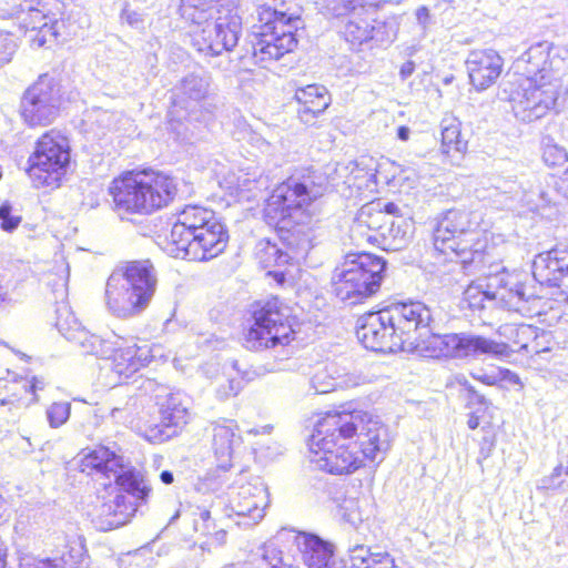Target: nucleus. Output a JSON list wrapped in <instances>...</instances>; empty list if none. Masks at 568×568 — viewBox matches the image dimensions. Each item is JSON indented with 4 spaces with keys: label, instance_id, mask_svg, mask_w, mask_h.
<instances>
[{
    "label": "nucleus",
    "instance_id": "48",
    "mask_svg": "<svg viewBox=\"0 0 568 568\" xmlns=\"http://www.w3.org/2000/svg\"><path fill=\"white\" fill-rule=\"evenodd\" d=\"M71 405L68 402L53 403L47 409V418L51 427L58 428L70 417Z\"/></svg>",
    "mask_w": 568,
    "mask_h": 568
},
{
    "label": "nucleus",
    "instance_id": "52",
    "mask_svg": "<svg viewBox=\"0 0 568 568\" xmlns=\"http://www.w3.org/2000/svg\"><path fill=\"white\" fill-rule=\"evenodd\" d=\"M17 49L14 38L9 33L0 32V63L4 64L11 61Z\"/></svg>",
    "mask_w": 568,
    "mask_h": 568
},
{
    "label": "nucleus",
    "instance_id": "55",
    "mask_svg": "<svg viewBox=\"0 0 568 568\" xmlns=\"http://www.w3.org/2000/svg\"><path fill=\"white\" fill-rule=\"evenodd\" d=\"M560 288L562 292L568 291V250L561 248L560 253Z\"/></svg>",
    "mask_w": 568,
    "mask_h": 568
},
{
    "label": "nucleus",
    "instance_id": "51",
    "mask_svg": "<svg viewBox=\"0 0 568 568\" xmlns=\"http://www.w3.org/2000/svg\"><path fill=\"white\" fill-rule=\"evenodd\" d=\"M0 227L6 232L14 231L21 223V216L17 214L9 203L0 206Z\"/></svg>",
    "mask_w": 568,
    "mask_h": 568
},
{
    "label": "nucleus",
    "instance_id": "47",
    "mask_svg": "<svg viewBox=\"0 0 568 568\" xmlns=\"http://www.w3.org/2000/svg\"><path fill=\"white\" fill-rule=\"evenodd\" d=\"M262 560L266 568H293L284 560L283 552L275 541H268L263 546Z\"/></svg>",
    "mask_w": 568,
    "mask_h": 568
},
{
    "label": "nucleus",
    "instance_id": "39",
    "mask_svg": "<svg viewBox=\"0 0 568 568\" xmlns=\"http://www.w3.org/2000/svg\"><path fill=\"white\" fill-rule=\"evenodd\" d=\"M339 515L353 527H358L369 517V504L365 499L345 498L339 505Z\"/></svg>",
    "mask_w": 568,
    "mask_h": 568
},
{
    "label": "nucleus",
    "instance_id": "62",
    "mask_svg": "<svg viewBox=\"0 0 568 568\" xmlns=\"http://www.w3.org/2000/svg\"><path fill=\"white\" fill-rule=\"evenodd\" d=\"M554 487H555V485H554V479L551 478V476L544 477L540 480V485L538 486V488H540V489H550Z\"/></svg>",
    "mask_w": 568,
    "mask_h": 568
},
{
    "label": "nucleus",
    "instance_id": "56",
    "mask_svg": "<svg viewBox=\"0 0 568 568\" xmlns=\"http://www.w3.org/2000/svg\"><path fill=\"white\" fill-rule=\"evenodd\" d=\"M121 17L123 20L126 21L128 24H130L131 27H134V28H139L143 23L142 14L136 11L124 9L122 11Z\"/></svg>",
    "mask_w": 568,
    "mask_h": 568
},
{
    "label": "nucleus",
    "instance_id": "7",
    "mask_svg": "<svg viewBox=\"0 0 568 568\" xmlns=\"http://www.w3.org/2000/svg\"><path fill=\"white\" fill-rule=\"evenodd\" d=\"M384 270L385 262L376 255L349 254L334 272V292L341 301L357 304L379 288Z\"/></svg>",
    "mask_w": 568,
    "mask_h": 568
},
{
    "label": "nucleus",
    "instance_id": "8",
    "mask_svg": "<svg viewBox=\"0 0 568 568\" xmlns=\"http://www.w3.org/2000/svg\"><path fill=\"white\" fill-rule=\"evenodd\" d=\"M211 79L204 72L184 75L172 89V103L168 111V123L179 138L192 133L194 122L202 118V102L209 97Z\"/></svg>",
    "mask_w": 568,
    "mask_h": 568
},
{
    "label": "nucleus",
    "instance_id": "57",
    "mask_svg": "<svg viewBox=\"0 0 568 568\" xmlns=\"http://www.w3.org/2000/svg\"><path fill=\"white\" fill-rule=\"evenodd\" d=\"M415 16H416V20L418 22V24L423 28V29H426L430 22V12H429V9L425 6L423 7H419L416 12H415Z\"/></svg>",
    "mask_w": 568,
    "mask_h": 568
},
{
    "label": "nucleus",
    "instance_id": "25",
    "mask_svg": "<svg viewBox=\"0 0 568 568\" xmlns=\"http://www.w3.org/2000/svg\"><path fill=\"white\" fill-rule=\"evenodd\" d=\"M466 67L470 83L476 90L483 91L500 77L504 60L493 49L474 50L468 54Z\"/></svg>",
    "mask_w": 568,
    "mask_h": 568
},
{
    "label": "nucleus",
    "instance_id": "12",
    "mask_svg": "<svg viewBox=\"0 0 568 568\" xmlns=\"http://www.w3.org/2000/svg\"><path fill=\"white\" fill-rule=\"evenodd\" d=\"M560 87L559 79L520 78L510 98L516 118L531 122L546 115L554 108Z\"/></svg>",
    "mask_w": 568,
    "mask_h": 568
},
{
    "label": "nucleus",
    "instance_id": "15",
    "mask_svg": "<svg viewBox=\"0 0 568 568\" xmlns=\"http://www.w3.org/2000/svg\"><path fill=\"white\" fill-rule=\"evenodd\" d=\"M386 310L402 352H413V344L433 322L430 308L422 302L394 304Z\"/></svg>",
    "mask_w": 568,
    "mask_h": 568
},
{
    "label": "nucleus",
    "instance_id": "29",
    "mask_svg": "<svg viewBox=\"0 0 568 568\" xmlns=\"http://www.w3.org/2000/svg\"><path fill=\"white\" fill-rule=\"evenodd\" d=\"M83 540L75 536L67 540L63 549L53 557H28L23 559V568H79L84 560Z\"/></svg>",
    "mask_w": 568,
    "mask_h": 568
},
{
    "label": "nucleus",
    "instance_id": "5",
    "mask_svg": "<svg viewBox=\"0 0 568 568\" xmlns=\"http://www.w3.org/2000/svg\"><path fill=\"white\" fill-rule=\"evenodd\" d=\"M481 214L466 209H450L434 231V247L442 254H455L464 264L481 261L488 237L481 227Z\"/></svg>",
    "mask_w": 568,
    "mask_h": 568
},
{
    "label": "nucleus",
    "instance_id": "30",
    "mask_svg": "<svg viewBox=\"0 0 568 568\" xmlns=\"http://www.w3.org/2000/svg\"><path fill=\"white\" fill-rule=\"evenodd\" d=\"M241 444V436L234 420H219L212 424V448L219 466L229 468L235 448Z\"/></svg>",
    "mask_w": 568,
    "mask_h": 568
},
{
    "label": "nucleus",
    "instance_id": "23",
    "mask_svg": "<svg viewBox=\"0 0 568 568\" xmlns=\"http://www.w3.org/2000/svg\"><path fill=\"white\" fill-rule=\"evenodd\" d=\"M214 211L200 205H186L178 215L171 229L168 248H176L185 244L200 231L205 230L211 222L217 221Z\"/></svg>",
    "mask_w": 568,
    "mask_h": 568
},
{
    "label": "nucleus",
    "instance_id": "61",
    "mask_svg": "<svg viewBox=\"0 0 568 568\" xmlns=\"http://www.w3.org/2000/svg\"><path fill=\"white\" fill-rule=\"evenodd\" d=\"M399 212V207L395 203H387L384 206V214L388 219L397 217V213Z\"/></svg>",
    "mask_w": 568,
    "mask_h": 568
},
{
    "label": "nucleus",
    "instance_id": "13",
    "mask_svg": "<svg viewBox=\"0 0 568 568\" xmlns=\"http://www.w3.org/2000/svg\"><path fill=\"white\" fill-rule=\"evenodd\" d=\"M214 21L206 20L193 32V47L205 55H220L233 50L242 30L241 17L231 9L216 10Z\"/></svg>",
    "mask_w": 568,
    "mask_h": 568
},
{
    "label": "nucleus",
    "instance_id": "16",
    "mask_svg": "<svg viewBox=\"0 0 568 568\" xmlns=\"http://www.w3.org/2000/svg\"><path fill=\"white\" fill-rule=\"evenodd\" d=\"M60 90L48 77H40L24 93L21 115L30 126L49 125L59 114Z\"/></svg>",
    "mask_w": 568,
    "mask_h": 568
},
{
    "label": "nucleus",
    "instance_id": "22",
    "mask_svg": "<svg viewBox=\"0 0 568 568\" xmlns=\"http://www.w3.org/2000/svg\"><path fill=\"white\" fill-rule=\"evenodd\" d=\"M549 42H538L531 45L517 61L516 69L521 71V78L536 77L539 80L559 79V64L564 61L558 55L550 54Z\"/></svg>",
    "mask_w": 568,
    "mask_h": 568
},
{
    "label": "nucleus",
    "instance_id": "17",
    "mask_svg": "<svg viewBox=\"0 0 568 568\" xmlns=\"http://www.w3.org/2000/svg\"><path fill=\"white\" fill-rule=\"evenodd\" d=\"M229 242V233L220 221L211 222L205 230L200 231L185 244L176 248H168L169 253L178 258L191 261H209L219 256L225 250Z\"/></svg>",
    "mask_w": 568,
    "mask_h": 568
},
{
    "label": "nucleus",
    "instance_id": "40",
    "mask_svg": "<svg viewBox=\"0 0 568 568\" xmlns=\"http://www.w3.org/2000/svg\"><path fill=\"white\" fill-rule=\"evenodd\" d=\"M242 377L233 363L230 367H224L222 374L215 378V392L221 399L235 396L242 387Z\"/></svg>",
    "mask_w": 568,
    "mask_h": 568
},
{
    "label": "nucleus",
    "instance_id": "45",
    "mask_svg": "<svg viewBox=\"0 0 568 568\" xmlns=\"http://www.w3.org/2000/svg\"><path fill=\"white\" fill-rule=\"evenodd\" d=\"M63 23L57 19H52V22L44 21L38 30L29 34V41L33 48H41L47 43L54 41L59 34L60 26Z\"/></svg>",
    "mask_w": 568,
    "mask_h": 568
},
{
    "label": "nucleus",
    "instance_id": "31",
    "mask_svg": "<svg viewBox=\"0 0 568 568\" xmlns=\"http://www.w3.org/2000/svg\"><path fill=\"white\" fill-rule=\"evenodd\" d=\"M295 99L300 104L298 116L304 123L313 121L331 104V97L326 88L318 84H311L296 90Z\"/></svg>",
    "mask_w": 568,
    "mask_h": 568
},
{
    "label": "nucleus",
    "instance_id": "27",
    "mask_svg": "<svg viewBox=\"0 0 568 568\" xmlns=\"http://www.w3.org/2000/svg\"><path fill=\"white\" fill-rule=\"evenodd\" d=\"M500 282L498 276L487 280H478L471 283L464 292L465 301L473 308L484 307L486 300H500L508 304L509 307L518 310L524 302V292L519 288L506 291L503 287H496Z\"/></svg>",
    "mask_w": 568,
    "mask_h": 568
},
{
    "label": "nucleus",
    "instance_id": "34",
    "mask_svg": "<svg viewBox=\"0 0 568 568\" xmlns=\"http://www.w3.org/2000/svg\"><path fill=\"white\" fill-rule=\"evenodd\" d=\"M561 248H552L538 254L532 263V275L542 285L560 288Z\"/></svg>",
    "mask_w": 568,
    "mask_h": 568
},
{
    "label": "nucleus",
    "instance_id": "49",
    "mask_svg": "<svg viewBox=\"0 0 568 568\" xmlns=\"http://www.w3.org/2000/svg\"><path fill=\"white\" fill-rule=\"evenodd\" d=\"M510 329L514 337V343L517 344L520 349L527 353L530 342L532 338L537 337V331L539 328L532 325L520 324L516 327H511Z\"/></svg>",
    "mask_w": 568,
    "mask_h": 568
},
{
    "label": "nucleus",
    "instance_id": "42",
    "mask_svg": "<svg viewBox=\"0 0 568 568\" xmlns=\"http://www.w3.org/2000/svg\"><path fill=\"white\" fill-rule=\"evenodd\" d=\"M554 178L549 174H537L527 181V186L523 189L521 201L531 206H538L539 202H548V193L544 183L549 182Z\"/></svg>",
    "mask_w": 568,
    "mask_h": 568
},
{
    "label": "nucleus",
    "instance_id": "58",
    "mask_svg": "<svg viewBox=\"0 0 568 568\" xmlns=\"http://www.w3.org/2000/svg\"><path fill=\"white\" fill-rule=\"evenodd\" d=\"M498 377H499V382L505 381V382H508L509 384L521 386L519 376L509 369H499Z\"/></svg>",
    "mask_w": 568,
    "mask_h": 568
},
{
    "label": "nucleus",
    "instance_id": "21",
    "mask_svg": "<svg viewBox=\"0 0 568 568\" xmlns=\"http://www.w3.org/2000/svg\"><path fill=\"white\" fill-rule=\"evenodd\" d=\"M276 539L293 541L308 568H342L334 558L332 545L315 535L297 532L295 530H282Z\"/></svg>",
    "mask_w": 568,
    "mask_h": 568
},
{
    "label": "nucleus",
    "instance_id": "3",
    "mask_svg": "<svg viewBox=\"0 0 568 568\" xmlns=\"http://www.w3.org/2000/svg\"><path fill=\"white\" fill-rule=\"evenodd\" d=\"M178 181L160 171L126 172L110 186L120 214H151L170 205L178 195Z\"/></svg>",
    "mask_w": 568,
    "mask_h": 568
},
{
    "label": "nucleus",
    "instance_id": "36",
    "mask_svg": "<svg viewBox=\"0 0 568 568\" xmlns=\"http://www.w3.org/2000/svg\"><path fill=\"white\" fill-rule=\"evenodd\" d=\"M388 217L383 211L372 212L369 207H363L352 229L353 234H364V229L374 231V234H367V241L379 242L381 232L385 227Z\"/></svg>",
    "mask_w": 568,
    "mask_h": 568
},
{
    "label": "nucleus",
    "instance_id": "46",
    "mask_svg": "<svg viewBox=\"0 0 568 568\" xmlns=\"http://www.w3.org/2000/svg\"><path fill=\"white\" fill-rule=\"evenodd\" d=\"M542 160L548 166H562L568 162V153L562 146L547 139L542 146Z\"/></svg>",
    "mask_w": 568,
    "mask_h": 568
},
{
    "label": "nucleus",
    "instance_id": "60",
    "mask_svg": "<svg viewBox=\"0 0 568 568\" xmlns=\"http://www.w3.org/2000/svg\"><path fill=\"white\" fill-rule=\"evenodd\" d=\"M414 70H415V63L413 61H406L402 65L399 74H400L402 79L405 80L413 74Z\"/></svg>",
    "mask_w": 568,
    "mask_h": 568
},
{
    "label": "nucleus",
    "instance_id": "11",
    "mask_svg": "<svg viewBox=\"0 0 568 568\" xmlns=\"http://www.w3.org/2000/svg\"><path fill=\"white\" fill-rule=\"evenodd\" d=\"M28 162V174L36 187H58L70 162L68 139L54 130L44 133Z\"/></svg>",
    "mask_w": 568,
    "mask_h": 568
},
{
    "label": "nucleus",
    "instance_id": "10",
    "mask_svg": "<svg viewBox=\"0 0 568 568\" xmlns=\"http://www.w3.org/2000/svg\"><path fill=\"white\" fill-rule=\"evenodd\" d=\"M293 324L291 308L272 297L254 312V324L245 334L244 345L252 351L286 345L294 334Z\"/></svg>",
    "mask_w": 568,
    "mask_h": 568
},
{
    "label": "nucleus",
    "instance_id": "26",
    "mask_svg": "<svg viewBox=\"0 0 568 568\" xmlns=\"http://www.w3.org/2000/svg\"><path fill=\"white\" fill-rule=\"evenodd\" d=\"M136 511V504L114 488L95 507L94 520L102 530H111L125 525Z\"/></svg>",
    "mask_w": 568,
    "mask_h": 568
},
{
    "label": "nucleus",
    "instance_id": "18",
    "mask_svg": "<svg viewBox=\"0 0 568 568\" xmlns=\"http://www.w3.org/2000/svg\"><path fill=\"white\" fill-rule=\"evenodd\" d=\"M442 342V357L464 358L487 355L503 359L508 358L513 353L506 343L478 335L444 334Z\"/></svg>",
    "mask_w": 568,
    "mask_h": 568
},
{
    "label": "nucleus",
    "instance_id": "19",
    "mask_svg": "<svg viewBox=\"0 0 568 568\" xmlns=\"http://www.w3.org/2000/svg\"><path fill=\"white\" fill-rule=\"evenodd\" d=\"M267 504L268 496L263 485L246 484L230 493L226 515L236 516L237 525L251 527L263 519Z\"/></svg>",
    "mask_w": 568,
    "mask_h": 568
},
{
    "label": "nucleus",
    "instance_id": "4",
    "mask_svg": "<svg viewBox=\"0 0 568 568\" xmlns=\"http://www.w3.org/2000/svg\"><path fill=\"white\" fill-rule=\"evenodd\" d=\"M156 283L155 271L150 261H134L118 267L106 281V308L120 318L142 313L155 293Z\"/></svg>",
    "mask_w": 568,
    "mask_h": 568
},
{
    "label": "nucleus",
    "instance_id": "1",
    "mask_svg": "<svg viewBox=\"0 0 568 568\" xmlns=\"http://www.w3.org/2000/svg\"><path fill=\"white\" fill-rule=\"evenodd\" d=\"M310 462L331 474L357 470L365 459L383 460L390 448L387 427L365 410L327 413L311 436Z\"/></svg>",
    "mask_w": 568,
    "mask_h": 568
},
{
    "label": "nucleus",
    "instance_id": "28",
    "mask_svg": "<svg viewBox=\"0 0 568 568\" xmlns=\"http://www.w3.org/2000/svg\"><path fill=\"white\" fill-rule=\"evenodd\" d=\"M55 327L67 341L73 343L85 355H90L99 343L100 336L83 327L68 305H60L57 308Z\"/></svg>",
    "mask_w": 568,
    "mask_h": 568
},
{
    "label": "nucleus",
    "instance_id": "43",
    "mask_svg": "<svg viewBox=\"0 0 568 568\" xmlns=\"http://www.w3.org/2000/svg\"><path fill=\"white\" fill-rule=\"evenodd\" d=\"M374 27L363 18L352 17L344 27L343 34L352 45H361L373 38Z\"/></svg>",
    "mask_w": 568,
    "mask_h": 568
},
{
    "label": "nucleus",
    "instance_id": "20",
    "mask_svg": "<svg viewBox=\"0 0 568 568\" xmlns=\"http://www.w3.org/2000/svg\"><path fill=\"white\" fill-rule=\"evenodd\" d=\"M356 335L365 348L374 352H402L386 310L366 313L357 321Z\"/></svg>",
    "mask_w": 568,
    "mask_h": 568
},
{
    "label": "nucleus",
    "instance_id": "44",
    "mask_svg": "<svg viewBox=\"0 0 568 568\" xmlns=\"http://www.w3.org/2000/svg\"><path fill=\"white\" fill-rule=\"evenodd\" d=\"M442 335L432 333L430 326L426 327V332L417 338L413 346L412 353H417L424 357L438 358L442 357L440 344Z\"/></svg>",
    "mask_w": 568,
    "mask_h": 568
},
{
    "label": "nucleus",
    "instance_id": "24",
    "mask_svg": "<svg viewBox=\"0 0 568 568\" xmlns=\"http://www.w3.org/2000/svg\"><path fill=\"white\" fill-rule=\"evenodd\" d=\"M214 211L200 205H186L178 215L171 229L168 248H176L185 244L200 231L205 230L211 222L217 221Z\"/></svg>",
    "mask_w": 568,
    "mask_h": 568
},
{
    "label": "nucleus",
    "instance_id": "53",
    "mask_svg": "<svg viewBox=\"0 0 568 568\" xmlns=\"http://www.w3.org/2000/svg\"><path fill=\"white\" fill-rule=\"evenodd\" d=\"M551 335L544 329L537 331V337L530 342L528 352L529 354H540L550 351Z\"/></svg>",
    "mask_w": 568,
    "mask_h": 568
},
{
    "label": "nucleus",
    "instance_id": "41",
    "mask_svg": "<svg viewBox=\"0 0 568 568\" xmlns=\"http://www.w3.org/2000/svg\"><path fill=\"white\" fill-rule=\"evenodd\" d=\"M442 145L446 153L450 151L463 152L467 148L466 141L460 133V122L454 118H447L442 121Z\"/></svg>",
    "mask_w": 568,
    "mask_h": 568
},
{
    "label": "nucleus",
    "instance_id": "2",
    "mask_svg": "<svg viewBox=\"0 0 568 568\" xmlns=\"http://www.w3.org/2000/svg\"><path fill=\"white\" fill-rule=\"evenodd\" d=\"M323 192L322 184L288 180L277 185L266 201L264 217L267 224L288 233L285 240L296 255L305 254L311 247L314 202Z\"/></svg>",
    "mask_w": 568,
    "mask_h": 568
},
{
    "label": "nucleus",
    "instance_id": "37",
    "mask_svg": "<svg viewBox=\"0 0 568 568\" xmlns=\"http://www.w3.org/2000/svg\"><path fill=\"white\" fill-rule=\"evenodd\" d=\"M36 387V384L30 385V381L23 377L7 382L0 381V389L6 392V394L0 392V406L17 407L29 394V389H34Z\"/></svg>",
    "mask_w": 568,
    "mask_h": 568
},
{
    "label": "nucleus",
    "instance_id": "54",
    "mask_svg": "<svg viewBox=\"0 0 568 568\" xmlns=\"http://www.w3.org/2000/svg\"><path fill=\"white\" fill-rule=\"evenodd\" d=\"M265 255L267 256L264 261L266 266L272 265V260L274 265H282L287 263L288 258H291L288 253L282 252L276 245L270 243L265 247Z\"/></svg>",
    "mask_w": 568,
    "mask_h": 568
},
{
    "label": "nucleus",
    "instance_id": "9",
    "mask_svg": "<svg viewBox=\"0 0 568 568\" xmlns=\"http://www.w3.org/2000/svg\"><path fill=\"white\" fill-rule=\"evenodd\" d=\"M79 468L89 475L97 473L106 478L114 477L116 486L135 500L144 501L151 490L142 473L116 449L106 446H98L84 454L80 459Z\"/></svg>",
    "mask_w": 568,
    "mask_h": 568
},
{
    "label": "nucleus",
    "instance_id": "32",
    "mask_svg": "<svg viewBox=\"0 0 568 568\" xmlns=\"http://www.w3.org/2000/svg\"><path fill=\"white\" fill-rule=\"evenodd\" d=\"M190 420L186 402L179 394L170 395L161 408V423L165 430H160L161 439H168L182 429Z\"/></svg>",
    "mask_w": 568,
    "mask_h": 568
},
{
    "label": "nucleus",
    "instance_id": "35",
    "mask_svg": "<svg viewBox=\"0 0 568 568\" xmlns=\"http://www.w3.org/2000/svg\"><path fill=\"white\" fill-rule=\"evenodd\" d=\"M349 562L351 568H399L388 554H374L364 545L349 549Z\"/></svg>",
    "mask_w": 568,
    "mask_h": 568
},
{
    "label": "nucleus",
    "instance_id": "14",
    "mask_svg": "<svg viewBox=\"0 0 568 568\" xmlns=\"http://www.w3.org/2000/svg\"><path fill=\"white\" fill-rule=\"evenodd\" d=\"M90 355L111 362L110 367L120 378H129L154 358V347L148 343L142 345L120 336L99 338Z\"/></svg>",
    "mask_w": 568,
    "mask_h": 568
},
{
    "label": "nucleus",
    "instance_id": "59",
    "mask_svg": "<svg viewBox=\"0 0 568 568\" xmlns=\"http://www.w3.org/2000/svg\"><path fill=\"white\" fill-rule=\"evenodd\" d=\"M477 381L486 384V385H495L499 382L498 373L497 374H483L479 376H474Z\"/></svg>",
    "mask_w": 568,
    "mask_h": 568
},
{
    "label": "nucleus",
    "instance_id": "33",
    "mask_svg": "<svg viewBox=\"0 0 568 568\" xmlns=\"http://www.w3.org/2000/svg\"><path fill=\"white\" fill-rule=\"evenodd\" d=\"M413 235V223L402 216L388 219L381 232L379 244L385 251H399L408 245Z\"/></svg>",
    "mask_w": 568,
    "mask_h": 568
},
{
    "label": "nucleus",
    "instance_id": "38",
    "mask_svg": "<svg viewBox=\"0 0 568 568\" xmlns=\"http://www.w3.org/2000/svg\"><path fill=\"white\" fill-rule=\"evenodd\" d=\"M216 0H182L181 14L194 24L201 26L210 20L214 12V3Z\"/></svg>",
    "mask_w": 568,
    "mask_h": 568
},
{
    "label": "nucleus",
    "instance_id": "6",
    "mask_svg": "<svg viewBox=\"0 0 568 568\" xmlns=\"http://www.w3.org/2000/svg\"><path fill=\"white\" fill-rule=\"evenodd\" d=\"M257 16L261 26L258 39L253 44V57L256 63L266 67L296 47L294 31L301 20L296 11H283L270 6H261Z\"/></svg>",
    "mask_w": 568,
    "mask_h": 568
},
{
    "label": "nucleus",
    "instance_id": "63",
    "mask_svg": "<svg viewBox=\"0 0 568 568\" xmlns=\"http://www.w3.org/2000/svg\"><path fill=\"white\" fill-rule=\"evenodd\" d=\"M410 130L407 126H399L397 130V136L402 141H407L409 139Z\"/></svg>",
    "mask_w": 568,
    "mask_h": 568
},
{
    "label": "nucleus",
    "instance_id": "50",
    "mask_svg": "<svg viewBox=\"0 0 568 568\" xmlns=\"http://www.w3.org/2000/svg\"><path fill=\"white\" fill-rule=\"evenodd\" d=\"M52 19L53 17L44 14L40 9L30 8L22 20L27 37L29 38V34L38 30L44 21L52 22Z\"/></svg>",
    "mask_w": 568,
    "mask_h": 568
},
{
    "label": "nucleus",
    "instance_id": "64",
    "mask_svg": "<svg viewBox=\"0 0 568 568\" xmlns=\"http://www.w3.org/2000/svg\"><path fill=\"white\" fill-rule=\"evenodd\" d=\"M467 425L470 429H476L479 426V417L476 414H470Z\"/></svg>",
    "mask_w": 568,
    "mask_h": 568
}]
</instances>
